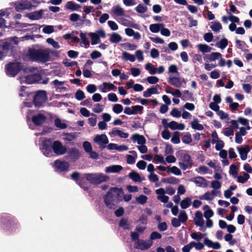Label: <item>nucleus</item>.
Instances as JSON below:
<instances>
[{
    "mask_svg": "<svg viewBox=\"0 0 252 252\" xmlns=\"http://www.w3.org/2000/svg\"><path fill=\"white\" fill-rule=\"evenodd\" d=\"M147 80L149 84H155L158 82L159 79L157 77L152 76L148 77L147 78Z\"/></svg>",
    "mask_w": 252,
    "mask_h": 252,
    "instance_id": "e2e57ef3",
    "label": "nucleus"
},
{
    "mask_svg": "<svg viewBox=\"0 0 252 252\" xmlns=\"http://www.w3.org/2000/svg\"><path fill=\"white\" fill-rule=\"evenodd\" d=\"M65 7L66 9L72 11L76 10L81 8V6L80 5L72 1H68L65 5Z\"/></svg>",
    "mask_w": 252,
    "mask_h": 252,
    "instance_id": "393cba45",
    "label": "nucleus"
},
{
    "mask_svg": "<svg viewBox=\"0 0 252 252\" xmlns=\"http://www.w3.org/2000/svg\"><path fill=\"white\" fill-rule=\"evenodd\" d=\"M191 181L196 184L198 187L206 188L208 184L207 180L202 177L198 176L191 179Z\"/></svg>",
    "mask_w": 252,
    "mask_h": 252,
    "instance_id": "dca6fc26",
    "label": "nucleus"
},
{
    "mask_svg": "<svg viewBox=\"0 0 252 252\" xmlns=\"http://www.w3.org/2000/svg\"><path fill=\"white\" fill-rule=\"evenodd\" d=\"M215 194V190H212L211 192L210 191H207L203 196L200 197V199L210 200L213 199V195Z\"/></svg>",
    "mask_w": 252,
    "mask_h": 252,
    "instance_id": "e433bc0d",
    "label": "nucleus"
},
{
    "mask_svg": "<svg viewBox=\"0 0 252 252\" xmlns=\"http://www.w3.org/2000/svg\"><path fill=\"white\" fill-rule=\"evenodd\" d=\"M145 68L148 70L151 74H155L157 73V69L151 63H147L145 65Z\"/></svg>",
    "mask_w": 252,
    "mask_h": 252,
    "instance_id": "79ce46f5",
    "label": "nucleus"
},
{
    "mask_svg": "<svg viewBox=\"0 0 252 252\" xmlns=\"http://www.w3.org/2000/svg\"><path fill=\"white\" fill-rule=\"evenodd\" d=\"M168 171L176 175H181L182 174L181 171L177 167L175 166L171 168L168 167Z\"/></svg>",
    "mask_w": 252,
    "mask_h": 252,
    "instance_id": "603ef678",
    "label": "nucleus"
},
{
    "mask_svg": "<svg viewBox=\"0 0 252 252\" xmlns=\"http://www.w3.org/2000/svg\"><path fill=\"white\" fill-rule=\"evenodd\" d=\"M162 137L166 140L169 139L171 137V133L168 129H164L161 132Z\"/></svg>",
    "mask_w": 252,
    "mask_h": 252,
    "instance_id": "69168bd1",
    "label": "nucleus"
},
{
    "mask_svg": "<svg viewBox=\"0 0 252 252\" xmlns=\"http://www.w3.org/2000/svg\"><path fill=\"white\" fill-rule=\"evenodd\" d=\"M55 125L56 127L61 129H63L67 127V125L65 123H62L59 118H56L55 120Z\"/></svg>",
    "mask_w": 252,
    "mask_h": 252,
    "instance_id": "a19ab883",
    "label": "nucleus"
},
{
    "mask_svg": "<svg viewBox=\"0 0 252 252\" xmlns=\"http://www.w3.org/2000/svg\"><path fill=\"white\" fill-rule=\"evenodd\" d=\"M42 31L45 33L50 34L54 31V27L51 25H46L43 28Z\"/></svg>",
    "mask_w": 252,
    "mask_h": 252,
    "instance_id": "13d9d810",
    "label": "nucleus"
},
{
    "mask_svg": "<svg viewBox=\"0 0 252 252\" xmlns=\"http://www.w3.org/2000/svg\"><path fill=\"white\" fill-rule=\"evenodd\" d=\"M46 117L43 114L38 113L32 117V121L36 126H41L46 120Z\"/></svg>",
    "mask_w": 252,
    "mask_h": 252,
    "instance_id": "9b49d317",
    "label": "nucleus"
},
{
    "mask_svg": "<svg viewBox=\"0 0 252 252\" xmlns=\"http://www.w3.org/2000/svg\"><path fill=\"white\" fill-rule=\"evenodd\" d=\"M197 46L199 50L203 53L210 52L212 50V48L206 44H199Z\"/></svg>",
    "mask_w": 252,
    "mask_h": 252,
    "instance_id": "2f4dec72",
    "label": "nucleus"
},
{
    "mask_svg": "<svg viewBox=\"0 0 252 252\" xmlns=\"http://www.w3.org/2000/svg\"><path fill=\"white\" fill-rule=\"evenodd\" d=\"M168 82L171 85L177 88H180L182 85V82L180 80V78H179V77H170L169 78Z\"/></svg>",
    "mask_w": 252,
    "mask_h": 252,
    "instance_id": "4be33fe9",
    "label": "nucleus"
},
{
    "mask_svg": "<svg viewBox=\"0 0 252 252\" xmlns=\"http://www.w3.org/2000/svg\"><path fill=\"white\" fill-rule=\"evenodd\" d=\"M123 56L126 60H128L131 62H134L135 61V56L126 52H123Z\"/></svg>",
    "mask_w": 252,
    "mask_h": 252,
    "instance_id": "49530a36",
    "label": "nucleus"
},
{
    "mask_svg": "<svg viewBox=\"0 0 252 252\" xmlns=\"http://www.w3.org/2000/svg\"><path fill=\"white\" fill-rule=\"evenodd\" d=\"M238 167L235 164H231L230 166L229 173L232 175L233 177L236 178L238 176Z\"/></svg>",
    "mask_w": 252,
    "mask_h": 252,
    "instance_id": "c03bdc74",
    "label": "nucleus"
},
{
    "mask_svg": "<svg viewBox=\"0 0 252 252\" xmlns=\"http://www.w3.org/2000/svg\"><path fill=\"white\" fill-rule=\"evenodd\" d=\"M236 43L237 46V48L240 49L242 51L247 52H248L249 50L248 49H246L245 47H248L246 45V43L244 41H241L239 39H237L236 40Z\"/></svg>",
    "mask_w": 252,
    "mask_h": 252,
    "instance_id": "c85d7f7f",
    "label": "nucleus"
},
{
    "mask_svg": "<svg viewBox=\"0 0 252 252\" xmlns=\"http://www.w3.org/2000/svg\"><path fill=\"white\" fill-rule=\"evenodd\" d=\"M47 99L46 91L38 90L35 93L32 102L35 107L39 108L43 106Z\"/></svg>",
    "mask_w": 252,
    "mask_h": 252,
    "instance_id": "423d86ee",
    "label": "nucleus"
},
{
    "mask_svg": "<svg viewBox=\"0 0 252 252\" xmlns=\"http://www.w3.org/2000/svg\"><path fill=\"white\" fill-rule=\"evenodd\" d=\"M0 225L4 231L11 232L18 228L20 223L14 216L3 213L0 215Z\"/></svg>",
    "mask_w": 252,
    "mask_h": 252,
    "instance_id": "20e7f679",
    "label": "nucleus"
},
{
    "mask_svg": "<svg viewBox=\"0 0 252 252\" xmlns=\"http://www.w3.org/2000/svg\"><path fill=\"white\" fill-rule=\"evenodd\" d=\"M188 215L185 211H182L180 212L178 219L180 222H182V223L186 222L188 220Z\"/></svg>",
    "mask_w": 252,
    "mask_h": 252,
    "instance_id": "3c124183",
    "label": "nucleus"
},
{
    "mask_svg": "<svg viewBox=\"0 0 252 252\" xmlns=\"http://www.w3.org/2000/svg\"><path fill=\"white\" fill-rule=\"evenodd\" d=\"M135 10L138 13H144L147 11L148 8L146 6H144L142 4H139L135 8Z\"/></svg>",
    "mask_w": 252,
    "mask_h": 252,
    "instance_id": "09e8293b",
    "label": "nucleus"
},
{
    "mask_svg": "<svg viewBox=\"0 0 252 252\" xmlns=\"http://www.w3.org/2000/svg\"><path fill=\"white\" fill-rule=\"evenodd\" d=\"M66 153L69 158L73 161H77L80 157L79 151L76 148H70Z\"/></svg>",
    "mask_w": 252,
    "mask_h": 252,
    "instance_id": "ddd939ff",
    "label": "nucleus"
},
{
    "mask_svg": "<svg viewBox=\"0 0 252 252\" xmlns=\"http://www.w3.org/2000/svg\"><path fill=\"white\" fill-rule=\"evenodd\" d=\"M191 127L195 130H202L204 129V127L202 124H199L197 119H194L191 123Z\"/></svg>",
    "mask_w": 252,
    "mask_h": 252,
    "instance_id": "72a5a7b5",
    "label": "nucleus"
},
{
    "mask_svg": "<svg viewBox=\"0 0 252 252\" xmlns=\"http://www.w3.org/2000/svg\"><path fill=\"white\" fill-rule=\"evenodd\" d=\"M194 224L200 227L203 225L204 223V220L202 217V214L200 211H197L195 213V217L194 218Z\"/></svg>",
    "mask_w": 252,
    "mask_h": 252,
    "instance_id": "f3484780",
    "label": "nucleus"
},
{
    "mask_svg": "<svg viewBox=\"0 0 252 252\" xmlns=\"http://www.w3.org/2000/svg\"><path fill=\"white\" fill-rule=\"evenodd\" d=\"M44 11L42 9L38 11H35L29 14L28 17L30 19L32 20H39L42 18V15Z\"/></svg>",
    "mask_w": 252,
    "mask_h": 252,
    "instance_id": "6ab92c4d",
    "label": "nucleus"
},
{
    "mask_svg": "<svg viewBox=\"0 0 252 252\" xmlns=\"http://www.w3.org/2000/svg\"><path fill=\"white\" fill-rule=\"evenodd\" d=\"M203 209L204 210V217L206 219H209L214 215V212L210 209L209 206H204Z\"/></svg>",
    "mask_w": 252,
    "mask_h": 252,
    "instance_id": "b1692460",
    "label": "nucleus"
},
{
    "mask_svg": "<svg viewBox=\"0 0 252 252\" xmlns=\"http://www.w3.org/2000/svg\"><path fill=\"white\" fill-rule=\"evenodd\" d=\"M54 166L58 171L63 172L68 170L69 165L67 162L57 159L54 162Z\"/></svg>",
    "mask_w": 252,
    "mask_h": 252,
    "instance_id": "9d476101",
    "label": "nucleus"
},
{
    "mask_svg": "<svg viewBox=\"0 0 252 252\" xmlns=\"http://www.w3.org/2000/svg\"><path fill=\"white\" fill-rule=\"evenodd\" d=\"M124 195L122 188H111L103 197L106 206L111 209H115L117 205L123 200Z\"/></svg>",
    "mask_w": 252,
    "mask_h": 252,
    "instance_id": "f257e3e1",
    "label": "nucleus"
},
{
    "mask_svg": "<svg viewBox=\"0 0 252 252\" xmlns=\"http://www.w3.org/2000/svg\"><path fill=\"white\" fill-rule=\"evenodd\" d=\"M85 179L91 184L99 185L103 182H107L109 177L102 173H87L84 174Z\"/></svg>",
    "mask_w": 252,
    "mask_h": 252,
    "instance_id": "39448f33",
    "label": "nucleus"
},
{
    "mask_svg": "<svg viewBox=\"0 0 252 252\" xmlns=\"http://www.w3.org/2000/svg\"><path fill=\"white\" fill-rule=\"evenodd\" d=\"M41 79V75L38 73L30 74L25 77L26 83L29 84L39 82Z\"/></svg>",
    "mask_w": 252,
    "mask_h": 252,
    "instance_id": "4468645a",
    "label": "nucleus"
},
{
    "mask_svg": "<svg viewBox=\"0 0 252 252\" xmlns=\"http://www.w3.org/2000/svg\"><path fill=\"white\" fill-rule=\"evenodd\" d=\"M170 115L174 117L179 118L181 116V112L177 108H174L170 112Z\"/></svg>",
    "mask_w": 252,
    "mask_h": 252,
    "instance_id": "338daca9",
    "label": "nucleus"
},
{
    "mask_svg": "<svg viewBox=\"0 0 252 252\" xmlns=\"http://www.w3.org/2000/svg\"><path fill=\"white\" fill-rule=\"evenodd\" d=\"M191 203V198L189 197H186L181 202V207L184 209H187L190 206Z\"/></svg>",
    "mask_w": 252,
    "mask_h": 252,
    "instance_id": "7c9ffc66",
    "label": "nucleus"
},
{
    "mask_svg": "<svg viewBox=\"0 0 252 252\" xmlns=\"http://www.w3.org/2000/svg\"><path fill=\"white\" fill-rule=\"evenodd\" d=\"M237 150L240 155L242 160H245L247 158L248 153L250 151V148L249 145H246L244 148L237 147Z\"/></svg>",
    "mask_w": 252,
    "mask_h": 252,
    "instance_id": "a211bd4d",
    "label": "nucleus"
},
{
    "mask_svg": "<svg viewBox=\"0 0 252 252\" xmlns=\"http://www.w3.org/2000/svg\"><path fill=\"white\" fill-rule=\"evenodd\" d=\"M83 147L87 153L92 151V147L91 143L88 141H85L83 144Z\"/></svg>",
    "mask_w": 252,
    "mask_h": 252,
    "instance_id": "0e129e2a",
    "label": "nucleus"
},
{
    "mask_svg": "<svg viewBox=\"0 0 252 252\" xmlns=\"http://www.w3.org/2000/svg\"><path fill=\"white\" fill-rule=\"evenodd\" d=\"M195 245V242L194 241L191 242L188 245H185L182 248L183 252H189L190 250Z\"/></svg>",
    "mask_w": 252,
    "mask_h": 252,
    "instance_id": "864d4df0",
    "label": "nucleus"
},
{
    "mask_svg": "<svg viewBox=\"0 0 252 252\" xmlns=\"http://www.w3.org/2000/svg\"><path fill=\"white\" fill-rule=\"evenodd\" d=\"M221 54L219 52H212L209 55L208 59L212 62L221 58Z\"/></svg>",
    "mask_w": 252,
    "mask_h": 252,
    "instance_id": "4c0bfd02",
    "label": "nucleus"
},
{
    "mask_svg": "<svg viewBox=\"0 0 252 252\" xmlns=\"http://www.w3.org/2000/svg\"><path fill=\"white\" fill-rule=\"evenodd\" d=\"M148 199V198L146 196L141 194L139 196L137 197L136 198V201L140 204H144Z\"/></svg>",
    "mask_w": 252,
    "mask_h": 252,
    "instance_id": "5fc2aeb1",
    "label": "nucleus"
},
{
    "mask_svg": "<svg viewBox=\"0 0 252 252\" xmlns=\"http://www.w3.org/2000/svg\"><path fill=\"white\" fill-rule=\"evenodd\" d=\"M53 141L51 138L46 139L43 141L42 150L43 154L48 157L53 151Z\"/></svg>",
    "mask_w": 252,
    "mask_h": 252,
    "instance_id": "6e6552de",
    "label": "nucleus"
},
{
    "mask_svg": "<svg viewBox=\"0 0 252 252\" xmlns=\"http://www.w3.org/2000/svg\"><path fill=\"white\" fill-rule=\"evenodd\" d=\"M77 184L79 185V186L84 189L85 191H88L89 189V188L87 186V184L85 181H84V179L80 180L78 181Z\"/></svg>",
    "mask_w": 252,
    "mask_h": 252,
    "instance_id": "052dcab7",
    "label": "nucleus"
},
{
    "mask_svg": "<svg viewBox=\"0 0 252 252\" xmlns=\"http://www.w3.org/2000/svg\"><path fill=\"white\" fill-rule=\"evenodd\" d=\"M122 40V37L118 33H113L110 38V41L112 43H118Z\"/></svg>",
    "mask_w": 252,
    "mask_h": 252,
    "instance_id": "c9c22d12",
    "label": "nucleus"
},
{
    "mask_svg": "<svg viewBox=\"0 0 252 252\" xmlns=\"http://www.w3.org/2000/svg\"><path fill=\"white\" fill-rule=\"evenodd\" d=\"M161 237L162 236L157 231H153L151 233L150 238L152 241L156 239H159L161 238Z\"/></svg>",
    "mask_w": 252,
    "mask_h": 252,
    "instance_id": "680f3d73",
    "label": "nucleus"
},
{
    "mask_svg": "<svg viewBox=\"0 0 252 252\" xmlns=\"http://www.w3.org/2000/svg\"><path fill=\"white\" fill-rule=\"evenodd\" d=\"M123 167L119 165H112L107 167L105 169V172L107 173H118L122 170Z\"/></svg>",
    "mask_w": 252,
    "mask_h": 252,
    "instance_id": "412c9836",
    "label": "nucleus"
},
{
    "mask_svg": "<svg viewBox=\"0 0 252 252\" xmlns=\"http://www.w3.org/2000/svg\"><path fill=\"white\" fill-rule=\"evenodd\" d=\"M153 245V242L151 240L145 241L143 240H139L137 242V249L142 251H145L149 249Z\"/></svg>",
    "mask_w": 252,
    "mask_h": 252,
    "instance_id": "2eb2a0df",
    "label": "nucleus"
},
{
    "mask_svg": "<svg viewBox=\"0 0 252 252\" xmlns=\"http://www.w3.org/2000/svg\"><path fill=\"white\" fill-rule=\"evenodd\" d=\"M163 24H153L150 26V30L153 33H157L161 28L164 27Z\"/></svg>",
    "mask_w": 252,
    "mask_h": 252,
    "instance_id": "cd10ccee",
    "label": "nucleus"
},
{
    "mask_svg": "<svg viewBox=\"0 0 252 252\" xmlns=\"http://www.w3.org/2000/svg\"><path fill=\"white\" fill-rule=\"evenodd\" d=\"M122 24L125 26L130 27L136 29H139V25L135 23L133 21H130L126 19L122 18Z\"/></svg>",
    "mask_w": 252,
    "mask_h": 252,
    "instance_id": "5701e85b",
    "label": "nucleus"
},
{
    "mask_svg": "<svg viewBox=\"0 0 252 252\" xmlns=\"http://www.w3.org/2000/svg\"><path fill=\"white\" fill-rule=\"evenodd\" d=\"M94 141L102 148H105V145L109 142L107 137L104 134L97 135L94 138Z\"/></svg>",
    "mask_w": 252,
    "mask_h": 252,
    "instance_id": "f8f14e48",
    "label": "nucleus"
},
{
    "mask_svg": "<svg viewBox=\"0 0 252 252\" xmlns=\"http://www.w3.org/2000/svg\"><path fill=\"white\" fill-rule=\"evenodd\" d=\"M182 142L185 144H190L192 142V138L190 133L186 132L182 138Z\"/></svg>",
    "mask_w": 252,
    "mask_h": 252,
    "instance_id": "f704fd0d",
    "label": "nucleus"
},
{
    "mask_svg": "<svg viewBox=\"0 0 252 252\" xmlns=\"http://www.w3.org/2000/svg\"><path fill=\"white\" fill-rule=\"evenodd\" d=\"M132 114L135 115L137 114L138 112H140V113H142L143 110V107L140 105H134L131 107Z\"/></svg>",
    "mask_w": 252,
    "mask_h": 252,
    "instance_id": "6e6d98bb",
    "label": "nucleus"
},
{
    "mask_svg": "<svg viewBox=\"0 0 252 252\" xmlns=\"http://www.w3.org/2000/svg\"><path fill=\"white\" fill-rule=\"evenodd\" d=\"M53 151L57 155H63L67 152V148L59 140L53 141Z\"/></svg>",
    "mask_w": 252,
    "mask_h": 252,
    "instance_id": "1a4fd4ad",
    "label": "nucleus"
},
{
    "mask_svg": "<svg viewBox=\"0 0 252 252\" xmlns=\"http://www.w3.org/2000/svg\"><path fill=\"white\" fill-rule=\"evenodd\" d=\"M88 34L91 37V44L92 45L97 44L100 42L99 36H98L96 33L90 32L88 33Z\"/></svg>",
    "mask_w": 252,
    "mask_h": 252,
    "instance_id": "a878e982",
    "label": "nucleus"
},
{
    "mask_svg": "<svg viewBox=\"0 0 252 252\" xmlns=\"http://www.w3.org/2000/svg\"><path fill=\"white\" fill-rule=\"evenodd\" d=\"M112 109L114 113L119 114L123 111V107L121 104H116L114 105Z\"/></svg>",
    "mask_w": 252,
    "mask_h": 252,
    "instance_id": "4d7b16f0",
    "label": "nucleus"
},
{
    "mask_svg": "<svg viewBox=\"0 0 252 252\" xmlns=\"http://www.w3.org/2000/svg\"><path fill=\"white\" fill-rule=\"evenodd\" d=\"M30 4L28 3H19L16 5L15 9L17 11H21L29 8Z\"/></svg>",
    "mask_w": 252,
    "mask_h": 252,
    "instance_id": "473e14b6",
    "label": "nucleus"
},
{
    "mask_svg": "<svg viewBox=\"0 0 252 252\" xmlns=\"http://www.w3.org/2000/svg\"><path fill=\"white\" fill-rule=\"evenodd\" d=\"M228 45V40L226 38L221 39L217 43V46L221 49H224Z\"/></svg>",
    "mask_w": 252,
    "mask_h": 252,
    "instance_id": "37998d69",
    "label": "nucleus"
},
{
    "mask_svg": "<svg viewBox=\"0 0 252 252\" xmlns=\"http://www.w3.org/2000/svg\"><path fill=\"white\" fill-rule=\"evenodd\" d=\"M131 139L134 141H137V143L139 145L145 144L146 142V140L143 135L137 133L133 134L131 136Z\"/></svg>",
    "mask_w": 252,
    "mask_h": 252,
    "instance_id": "aec40b11",
    "label": "nucleus"
},
{
    "mask_svg": "<svg viewBox=\"0 0 252 252\" xmlns=\"http://www.w3.org/2000/svg\"><path fill=\"white\" fill-rule=\"evenodd\" d=\"M80 37L82 40V43L85 45V47L88 48L90 46V42L86 37V34L81 32L80 33Z\"/></svg>",
    "mask_w": 252,
    "mask_h": 252,
    "instance_id": "58836bf2",
    "label": "nucleus"
},
{
    "mask_svg": "<svg viewBox=\"0 0 252 252\" xmlns=\"http://www.w3.org/2000/svg\"><path fill=\"white\" fill-rule=\"evenodd\" d=\"M75 97L76 99L80 101L85 97V95L83 91L78 90L75 93Z\"/></svg>",
    "mask_w": 252,
    "mask_h": 252,
    "instance_id": "8fccbe9b",
    "label": "nucleus"
},
{
    "mask_svg": "<svg viewBox=\"0 0 252 252\" xmlns=\"http://www.w3.org/2000/svg\"><path fill=\"white\" fill-rule=\"evenodd\" d=\"M129 178L135 182H140L142 180L138 173L135 171H132L129 174Z\"/></svg>",
    "mask_w": 252,
    "mask_h": 252,
    "instance_id": "c756f323",
    "label": "nucleus"
},
{
    "mask_svg": "<svg viewBox=\"0 0 252 252\" xmlns=\"http://www.w3.org/2000/svg\"><path fill=\"white\" fill-rule=\"evenodd\" d=\"M46 41L48 43L51 44L55 48L59 49L60 48L59 43L52 38H47Z\"/></svg>",
    "mask_w": 252,
    "mask_h": 252,
    "instance_id": "bf43d9fd",
    "label": "nucleus"
},
{
    "mask_svg": "<svg viewBox=\"0 0 252 252\" xmlns=\"http://www.w3.org/2000/svg\"><path fill=\"white\" fill-rule=\"evenodd\" d=\"M212 23L213 24L210 28L214 32H217L222 29V26L219 22H212Z\"/></svg>",
    "mask_w": 252,
    "mask_h": 252,
    "instance_id": "ea45409f",
    "label": "nucleus"
},
{
    "mask_svg": "<svg viewBox=\"0 0 252 252\" xmlns=\"http://www.w3.org/2000/svg\"><path fill=\"white\" fill-rule=\"evenodd\" d=\"M181 99L184 101L193 100V94L188 90H185L183 92Z\"/></svg>",
    "mask_w": 252,
    "mask_h": 252,
    "instance_id": "bb28decb",
    "label": "nucleus"
},
{
    "mask_svg": "<svg viewBox=\"0 0 252 252\" xmlns=\"http://www.w3.org/2000/svg\"><path fill=\"white\" fill-rule=\"evenodd\" d=\"M181 152L180 153L181 156L179 157V155L177 156L178 159L181 160L179 162V165L183 170H185L192 167L193 161L191 156L189 154L187 153H183V151H181Z\"/></svg>",
    "mask_w": 252,
    "mask_h": 252,
    "instance_id": "0eeeda50",
    "label": "nucleus"
},
{
    "mask_svg": "<svg viewBox=\"0 0 252 252\" xmlns=\"http://www.w3.org/2000/svg\"><path fill=\"white\" fill-rule=\"evenodd\" d=\"M6 74L11 77H15L20 71L24 73L33 72L36 68L25 65L20 62H10L5 67Z\"/></svg>",
    "mask_w": 252,
    "mask_h": 252,
    "instance_id": "f03ea898",
    "label": "nucleus"
},
{
    "mask_svg": "<svg viewBox=\"0 0 252 252\" xmlns=\"http://www.w3.org/2000/svg\"><path fill=\"white\" fill-rule=\"evenodd\" d=\"M171 141L174 144H179L180 142V132L178 131L174 132Z\"/></svg>",
    "mask_w": 252,
    "mask_h": 252,
    "instance_id": "a18cd8bd",
    "label": "nucleus"
},
{
    "mask_svg": "<svg viewBox=\"0 0 252 252\" xmlns=\"http://www.w3.org/2000/svg\"><path fill=\"white\" fill-rule=\"evenodd\" d=\"M26 55L32 61L38 63H45L50 60V51L47 49L30 48Z\"/></svg>",
    "mask_w": 252,
    "mask_h": 252,
    "instance_id": "7ed1b4c3",
    "label": "nucleus"
},
{
    "mask_svg": "<svg viewBox=\"0 0 252 252\" xmlns=\"http://www.w3.org/2000/svg\"><path fill=\"white\" fill-rule=\"evenodd\" d=\"M87 92L90 94L94 93L96 90V87L94 84H89L86 87Z\"/></svg>",
    "mask_w": 252,
    "mask_h": 252,
    "instance_id": "774afa93",
    "label": "nucleus"
},
{
    "mask_svg": "<svg viewBox=\"0 0 252 252\" xmlns=\"http://www.w3.org/2000/svg\"><path fill=\"white\" fill-rule=\"evenodd\" d=\"M238 177L237 181L239 183H244L250 177V175L247 173H244L243 176H239Z\"/></svg>",
    "mask_w": 252,
    "mask_h": 252,
    "instance_id": "de8ad7c7",
    "label": "nucleus"
}]
</instances>
